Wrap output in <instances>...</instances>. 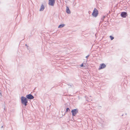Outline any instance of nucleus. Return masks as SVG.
<instances>
[{
	"mask_svg": "<svg viewBox=\"0 0 130 130\" xmlns=\"http://www.w3.org/2000/svg\"><path fill=\"white\" fill-rule=\"evenodd\" d=\"M21 102L22 103L26 106L27 105L28 100L27 98L23 96H22L21 97Z\"/></svg>",
	"mask_w": 130,
	"mask_h": 130,
	"instance_id": "nucleus-1",
	"label": "nucleus"
},
{
	"mask_svg": "<svg viewBox=\"0 0 130 130\" xmlns=\"http://www.w3.org/2000/svg\"><path fill=\"white\" fill-rule=\"evenodd\" d=\"M98 11L95 8L92 13V15L94 17H96L98 15Z\"/></svg>",
	"mask_w": 130,
	"mask_h": 130,
	"instance_id": "nucleus-2",
	"label": "nucleus"
},
{
	"mask_svg": "<svg viewBox=\"0 0 130 130\" xmlns=\"http://www.w3.org/2000/svg\"><path fill=\"white\" fill-rule=\"evenodd\" d=\"M78 112V110L77 109H73L71 111V112L72 113V115L73 116H75L76 114Z\"/></svg>",
	"mask_w": 130,
	"mask_h": 130,
	"instance_id": "nucleus-3",
	"label": "nucleus"
},
{
	"mask_svg": "<svg viewBox=\"0 0 130 130\" xmlns=\"http://www.w3.org/2000/svg\"><path fill=\"white\" fill-rule=\"evenodd\" d=\"M55 0H50L48 1V4L49 5L53 6L55 3Z\"/></svg>",
	"mask_w": 130,
	"mask_h": 130,
	"instance_id": "nucleus-4",
	"label": "nucleus"
},
{
	"mask_svg": "<svg viewBox=\"0 0 130 130\" xmlns=\"http://www.w3.org/2000/svg\"><path fill=\"white\" fill-rule=\"evenodd\" d=\"M26 98H27V99L31 100L33 99L34 97L31 94H29L27 95L26 96Z\"/></svg>",
	"mask_w": 130,
	"mask_h": 130,
	"instance_id": "nucleus-5",
	"label": "nucleus"
},
{
	"mask_svg": "<svg viewBox=\"0 0 130 130\" xmlns=\"http://www.w3.org/2000/svg\"><path fill=\"white\" fill-rule=\"evenodd\" d=\"M106 65L104 63L101 64L99 68V70H100L105 68L106 67Z\"/></svg>",
	"mask_w": 130,
	"mask_h": 130,
	"instance_id": "nucleus-6",
	"label": "nucleus"
},
{
	"mask_svg": "<svg viewBox=\"0 0 130 130\" xmlns=\"http://www.w3.org/2000/svg\"><path fill=\"white\" fill-rule=\"evenodd\" d=\"M126 14L127 13L126 12H123L121 13V15L122 17L125 18L126 17Z\"/></svg>",
	"mask_w": 130,
	"mask_h": 130,
	"instance_id": "nucleus-7",
	"label": "nucleus"
},
{
	"mask_svg": "<svg viewBox=\"0 0 130 130\" xmlns=\"http://www.w3.org/2000/svg\"><path fill=\"white\" fill-rule=\"evenodd\" d=\"M44 6L43 4H42L40 7V9L39 11H42L44 10Z\"/></svg>",
	"mask_w": 130,
	"mask_h": 130,
	"instance_id": "nucleus-8",
	"label": "nucleus"
},
{
	"mask_svg": "<svg viewBox=\"0 0 130 130\" xmlns=\"http://www.w3.org/2000/svg\"><path fill=\"white\" fill-rule=\"evenodd\" d=\"M66 12L68 14H70L71 13L70 11L68 6H66Z\"/></svg>",
	"mask_w": 130,
	"mask_h": 130,
	"instance_id": "nucleus-9",
	"label": "nucleus"
},
{
	"mask_svg": "<svg viewBox=\"0 0 130 130\" xmlns=\"http://www.w3.org/2000/svg\"><path fill=\"white\" fill-rule=\"evenodd\" d=\"M64 25H65L63 24H60L58 26V28H61L62 27H63L64 26Z\"/></svg>",
	"mask_w": 130,
	"mask_h": 130,
	"instance_id": "nucleus-10",
	"label": "nucleus"
},
{
	"mask_svg": "<svg viewBox=\"0 0 130 130\" xmlns=\"http://www.w3.org/2000/svg\"><path fill=\"white\" fill-rule=\"evenodd\" d=\"M110 38L111 40H113L114 38L111 36H110Z\"/></svg>",
	"mask_w": 130,
	"mask_h": 130,
	"instance_id": "nucleus-11",
	"label": "nucleus"
},
{
	"mask_svg": "<svg viewBox=\"0 0 130 130\" xmlns=\"http://www.w3.org/2000/svg\"><path fill=\"white\" fill-rule=\"evenodd\" d=\"M70 111V110L68 108H67V109H66V112H68V111Z\"/></svg>",
	"mask_w": 130,
	"mask_h": 130,
	"instance_id": "nucleus-12",
	"label": "nucleus"
},
{
	"mask_svg": "<svg viewBox=\"0 0 130 130\" xmlns=\"http://www.w3.org/2000/svg\"><path fill=\"white\" fill-rule=\"evenodd\" d=\"M105 17H106L105 16H104L103 17H102V19H101V20H103L104 19V18H105Z\"/></svg>",
	"mask_w": 130,
	"mask_h": 130,
	"instance_id": "nucleus-13",
	"label": "nucleus"
},
{
	"mask_svg": "<svg viewBox=\"0 0 130 130\" xmlns=\"http://www.w3.org/2000/svg\"><path fill=\"white\" fill-rule=\"evenodd\" d=\"M89 55H88V56H86V58H88V57H89Z\"/></svg>",
	"mask_w": 130,
	"mask_h": 130,
	"instance_id": "nucleus-14",
	"label": "nucleus"
},
{
	"mask_svg": "<svg viewBox=\"0 0 130 130\" xmlns=\"http://www.w3.org/2000/svg\"><path fill=\"white\" fill-rule=\"evenodd\" d=\"M83 63H82V64L80 65V66L81 67H83Z\"/></svg>",
	"mask_w": 130,
	"mask_h": 130,
	"instance_id": "nucleus-15",
	"label": "nucleus"
},
{
	"mask_svg": "<svg viewBox=\"0 0 130 130\" xmlns=\"http://www.w3.org/2000/svg\"><path fill=\"white\" fill-rule=\"evenodd\" d=\"M25 45H26V46H27V47H28V46L26 44H25Z\"/></svg>",
	"mask_w": 130,
	"mask_h": 130,
	"instance_id": "nucleus-16",
	"label": "nucleus"
},
{
	"mask_svg": "<svg viewBox=\"0 0 130 130\" xmlns=\"http://www.w3.org/2000/svg\"><path fill=\"white\" fill-rule=\"evenodd\" d=\"M3 127V126H2V127H1V128H2Z\"/></svg>",
	"mask_w": 130,
	"mask_h": 130,
	"instance_id": "nucleus-17",
	"label": "nucleus"
},
{
	"mask_svg": "<svg viewBox=\"0 0 130 130\" xmlns=\"http://www.w3.org/2000/svg\"><path fill=\"white\" fill-rule=\"evenodd\" d=\"M125 115H127V114H126V113H125Z\"/></svg>",
	"mask_w": 130,
	"mask_h": 130,
	"instance_id": "nucleus-18",
	"label": "nucleus"
}]
</instances>
